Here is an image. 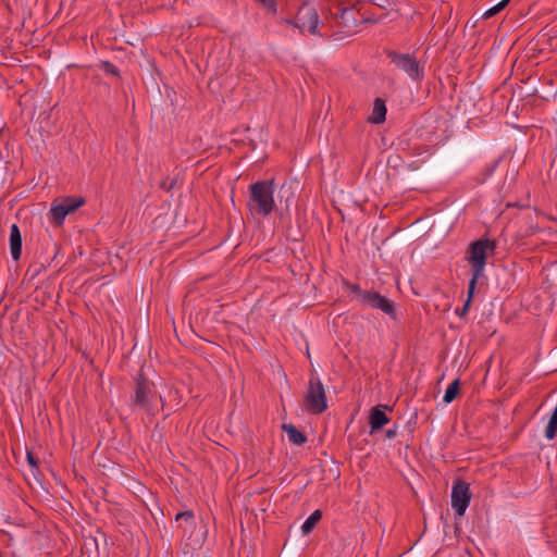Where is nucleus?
<instances>
[{
	"label": "nucleus",
	"mask_w": 557,
	"mask_h": 557,
	"mask_svg": "<svg viewBox=\"0 0 557 557\" xmlns=\"http://www.w3.org/2000/svg\"><path fill=\"white\" fill-rule=\"evenodd\" d=\"M274 181H258L249 187L248 208L252 213L267 216L275 207Z\"/></svg>",
	"instance_id": "nucleus-1"
},
{
	"label": "nucleus",
	"mask_w": 557,
	"mask_h": 557,
	"mask_svg": "<svg viewBox=\"0 0 557 557\" xmlns=\"http://www.w3.org/2000/svg\"><path fill=\"white\" fill-rule=\"evenodd\" d=\"M496 242L487 238H481L473 242L468 249L467 260L471 264L472 274L483 276L486 258L494 253Z\"/></svg>",
	"instance_id": "nucleus-2"
},
{
	"label": "nucleus",
	"mask_w": 557,
	"mask_h": 557,
	"mask_svg": "<svg viewBox=\"0 0 557 557\" xmlns=\"http://www.w3.org/2000/svg\"><path fill=\"white\" fill-rule=\"evenodd\" d=\"M306 409L313 414H320L327 408L326 394L323 384L318 377L312 376L308 383L305 396Z\"/></svg>",
	"instance_id": "nucleus-3"
},
{
	"label": "nucleus",
	"mask_w": 557,
	"mask_h": 557,
	"mask_svg": "<svg viewBox=\"0 0 557 557\" xmlns=\"http://www.w3.org/2000/svg\"><path fill=\"white\" fill-rule=\"evenodd\" d=\"M158 400H161V397L152 389L151 384L146 379H139L136 386L134 408L153 413Z\"/></svg>",
	"instance_id": "nucleus-4"
},
{
	"label": "nucleus",
	"mask_w": 557,
	"mask_h": 557,
	"mask_svg": "<svg viewBox=\"0 0 557 557\" xmlns=\"http://www.w3.org/2000/svg\"><path fill=\"white\" fill-rule=\"evenodd\" d=\"M387 57L397 69L404 71L411 79L420 81L423 78V70L412 54L388 51Z\"/></svg>",
	"instance_id": "nucleus-5"
},
{
	"label": "nucleus",
	"mask_w": 557,
	"mask_h": 557,
	"mask_svg": "<svg viewBox=\"0 0 557 557\" xmlns=\"http://www.w3.org/2000/svg\"><path fill=\"white\" fill-rule=\"evenodd\" d=\"M84 203L85 199L82 197H65L59 202L54 201L50 209L52 220L61 225L67 214L73 213Z\"/></svg>",
	"instance_id": "nucleus-6"
},
{
	"label": "nucleus",
	"mask_w": 557,
	"mask_h": 557,
	"mask_svg": "<svg viewBox=\"0 0 557 557\" xmlns=\"http://www.w3.org/2000/svg\"><path fill=\"white\" fill-rule=\"evenodd\" d=\"M295 27L301 33L307 29L312 35H320L319 15L315 9L311 5L304 4L296 15Z\"/></svg>",
	"instance_id": "nucleus-7"
},
{
	"label": "nucleus",
	"mask_w": 557,
	"mask_h": 557,
	"mask_svg": "<svg viewBox=\"0 0 557 557\" xmlns=\"http://www.w3.org/2000/svg\"><path fill=\"white\" fill-rule=\"evenodd\" d=\"M471 499L469 484L462 480L455 482L451 488V507L458 516H463Z\"/></svg>",
	"instance_id": "nucleus-8"
},
{
	"label": "nucleus",
	"mask_w": 557,
	"mask_h": 557,
	"mask_svg": "<svg viewBox=\"0 0 557 557\" xmlns=\"http://www.w3.org/2000/svg\"><path fill=\"white\" fill-rule=\"evenodd\" d=\"M360 304L380 309L391 318L395 319V306L392 300L377 292H366L360 295Z\"/></svg>",
	"instance_id": "nucleus-9"
},
{
	"label": "nucleus",
	"mask_w": 557,
	"mask_h": 557,
	"mask_svg": "<svg viewBox=\"0 0 557 557\" xmlns=\"http://www.w3.org/2000/svg\"><path fill=\"white\" fill-rule=\"evenodd\" d=\"M389 422L386 413L381 409L380 406L373 407L370 411L369 423L371 426L370 433H374L377 430H381L386 423Z\"/></svg>",
	"instance_id": "nucleus-10"
},
{
	"label": "nucleus",
	"mask_w": 557,
	"mask_h": 557,
	"mask_svg": "<svg viewBox=\"0 0 557 557\" xmlns=\"http://www.w3.org/2000/svg\"><path fill=\"white\" fill-rule=\"evenodd\" d=\"M10 248L12 258L18 260L22 253V236L16 224L11 226Z\"/></svg>",
	"instance_id": "nucleus-11"
},
{
	"label": "nucleus",
	"mask_w": 557,
	"mask_h": 557,
	"mask_svg": "<svg viewBox=\"0 0 557 557\" xmlns=\"http://www.w3.org/2000/svg\"><path fill=\"white\" fill-rule=\"evenodd\" d=\"M386 106L384 100L376 98L373 103L372 114L369 116V122L380 124L385 121Z\"/></svg>",
	"instance_id": "nucleus-12"
},
{
	"label": "nucleus",
	"mask_w": 557,
	"mask_h": 557,
	"mask_svg": "<svg viewBox=\"0 0 557 557\" xmlns=\"http://www.w3.org/2000/svg\"><path fill=\"white\" fill-rule=\"evenodd\" d=\"M282 429L286 432L288 440L295 445H302L307 437L293 424H283Z\"/></svg>",
	"instance_id": "nucleus-13"
},
{
	"label": "nucleus",
	"mask_w": 557,
	"mask_h": 557,
	"mask_svg": "<svg viewBox=\"0 0 557 557\" xmlns=\"http://www.w3.org/2000/svg\"><path fill=\"white\" fill-rule=\"evenodd\" d=\"M322 518V512L320 510H314L304 522L301 527V531L304 534H309L314 527L318 524V522Z\"/></svg>",
	"instance_id": "nucleus-14"
},
{
	"label": "nucleus",
	"mask_w": 557,
	"mask_h": 557,
	"mask_svg": "<svg viewBox=\"0 0 557 557\" xmlns=\"http://www.w3.org/2000/svg\"><path fill=\"white\" fill-rule=\"evenodd\" d=\"M459 388H460V381H459V379H456L446 388V392L443 397V401L446 404L451 403L456 398V396L459 392Z\"/></svg>",
	"instance_id": "nucleus-15"
},
{
	"label": "nucleus",
	"mask_w": 557,
	"mask_h": 557,
	"mask_svg": "<svg viewBox=\"0 0 557 557\" xmlns=\"http://www.w3.org/2000/svg\"><path fill=\"white\" fill-rule=\"evenodd\" d=\"M278 197H280V202H282L283 199H284L285 209L288 211L290 202H292V200L294 198V193L292 190V186L287 185V184H283L281 186V190H280V196Z\"/></svg>",
	"instance_id": "nucleus-16"
},
{
	"label": "nucleus",
	"mask_w": 557,
	"mask_h": 557,
	"mask_svg": "<svg viewBox=\"0 0 557 557\" xmlns=\"http://www.w3.org/2000/svg\"><path fill=\"white\" fill-rule=\"evenodd\" d=\"M557 433V406L555 407L552 417L548 421V424L545 430V436L548 440H553Z\"/></svg>",
	"instance_id": "nucleus-17"
},
{
	"label": "nucleus",
	"mask_w": 557,
	"mask_h": 557,
	"mask_svg": "<svg viewBox=\"0 0 557 557\" xmlns=\"http://www.w3.org/2000/svg\"><path fill=\"white\" fill-rule=\"evenodd\" d=\"M508 2H509V0H502L499 3H497L493 8L488 9L484 13V17H491V16L497 14L498 12H500L507 5Z\"/></svg>",
	"instance_id": "nucleus-18"
},
{
	"label": "nucleus",
	"mask_w": 557,
	"mask_h": 557,
	"mask_svg": "<svg viewBox=\"0 0 557 557\" xmlns=\"http://www.w3.org/2000/svg\"><path fill=\"white\" fill-rule=\"evenodd\" d=\"M101 69L106 73H109V74L114 75V76H119V74H120L119 69L114 64H112L110 62H102Z\"/></svg>",
	"instance_id": "nucleus-19"
},
{
	"label": "nucleus",
	"mask_w": 557,
	"mask_h": 557,
	"mask_svg": "<svg viewBox=\"0 0 557 557\" xmlns=\"http://www.w3.org/2000/svg\"><path fill=\"white\" fill-rule=\"evenodd\" d=\"M481 276H475L474 278V274H472V277L469 282V287H468V298L467 300H469V302H471V299L473 297V294H474V289H475V284L478 282V280L480 278Z\"/></svg>",
	"instance_id": "nucleus-20"
},
{
	"label": "nucleus",
	"mask_w": 557,
	"mask_h": 557,
	"mask_svg": "<svg viewBox=\"0 0 557 557\" xmlns=\"http://www.w3.org/2000/svg\"><path fill=\"white\" fill-rule=\"evenodd\" d=\"M175 519H176V521H180L181 519H184L185 522H193L194 521V513L190 510L178 512L176 515Z\"/></svg>",
	"instance_id": "nucleus-21"
},
{
	"label": "nucleus",
	"mask_w": 557,
	"mask_h": 557,
	"mask_svg": "<svg viewBox=\"0 0 557 557\" xmlns=\"http://www.w3.org/2000/svg\"><path fill=\"white\" fill-rule=\"evenodd\" d=\"M349 288H350V290H351L352 293H355V294H356V296H357V300L360 302V295H361L362 293H366L367 290H362V289H360L358 285H350V286H349Z\"/></svg>",
	"instance_id": "nucleus-22"
},
{
	"label": "nucleus",
	"mask_w": 557,
	"mask_h": 557,
	"mask_svg": "<svg viewBox=\"0 0 557 557\" xmlns=\"http://www.w3.org/2000/svg\"><path fill=\"white\" fill-rule=\"evenodd\" d=\"M27 461L33 468L38 467L37 459L34 457V455L32 453H27Z\"/></svg>",
	"instance_id": "nucleus-23"
},
{
	"label": "nucleus",
	"mask_w": 557,
	"mask_h": 557,
	"mask_svg": "<svg viewBox=\"0 0 557 557\" xmlns=\"http://www.w3.org/2000/svg\"><path fill=\"white\" fill-rule=\"evenodd\" d=\"M175 182L172 181L169 185L168 183L164 181L161 183L160 187L163 188V189H166V190H171L174 186Z\"/></svg>",
	"instance_id": "nucleus-24"
},
{
	"label": "nucleus",
	"mask_w": 557,
	"mask_h": 557,
	"mask_svg": "<svg viewBox=\"0 0 557 557\" xmlns=\"http://www.w3.org/2000/svg\"><path fill=\"white\" fill-rule=\"evenodd\" d=\"M469 306H470V302H469V300H467L466 304L463 305V307L461 308L460 312H458L460 317L466 314V312L469 309Z\"/></svg>",
	"instance_id": "nucleus-25"
},
{
	"label": "nucleus",
	"mask_w": 557,
	"mask_h": 557,
	"mask_svg": "<svg viewBox=\"0 0 557 557\" xmlns=\"http://www.w3.org/2000/svg\"><path fill=\"white\" fill-rule=\"evenodd\" d=\"M395 435H396V430L395 429L386 431V437L387 438H393Z\"/></svg>",
	"instance_id": "nucleus-26"
},
{
	"label": "nucleus",
	"mask_w": 557,
	"mask_h": 557,
	"mask_svg": "<svg viewBox=\"0 0 557 557\" xmlns=\"http://www.w3.org/2000/svg\"><path fill=\"white\" fill-rule=\"evenodd\" d=\"M282 22L287 24V25H293L295 27L296 18L295 20H283Z\"/></svg>",
	"instance_id": "nucleus-27"
},
{
	"label": "nucleus",
	"mask_w": 557,
	"mask_h": 557,
	"mask_svg": "<svg viewBox=\"0 0 557 557\" xmlns=\"http://www.w3.org/2000/svg\"><path fill=\"white\" fill-rule=\"evenodd\" d=\"M349 11H350L349 9H344V10H343V13H342V16L344 17V16H345V14H347Z\"/></svg>",
	"instance_id": "nucleus-28"
}]
</instances>
